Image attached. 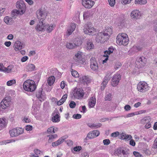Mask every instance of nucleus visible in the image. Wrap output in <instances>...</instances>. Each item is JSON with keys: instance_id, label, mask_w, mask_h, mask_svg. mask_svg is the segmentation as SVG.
Listing matches in <instances>:
<instances>
[{"instance_id": "15", "label": "nucleus", "mask_w": 157, "mask_h": 157, "mask_svg": "<svg viewBox=\"0 0 157 157\" xmlns=\"http://www.w3.org/2000/svg\"><path fill=\"white\" fill-rule=\"evenodd\" d=\"M141 12L137 10L132 11L131 13V16L133 19H138L141 16Z\"/></svg>"}, {"instance_id": "10", "label": "nucleus", "mask_w": 157, "mask_h": 157, "mask_svg": "<svg viewBox=\"0 0 157 157\" xmlns=\"http://www.w3.org/2000/svg\"><path fill=\"white\" fill-rule=\"evenodd\" d=\"M121 76L119 74H116L114 75L112 79L111 84L113 86H117L121 79Z\"/></svg>"}, {"instance_id": "53", "label": "nucleus", "mask_w": 157, "mask_h": 157, "mask_svg": "<svg viewBox=\"0 0 157 157\" xmlns=\"http://www.w3.org/2000/svg\"><path fill=\"white\" fill-rule=\"evenodd\" d=\"M121 66V64L120 63H118L114 66V68L115 70H117Z\"/></svg>"}, {"instance_id": "40", "label": "nucleus", "mask_w": 157, "mask_h": 157, "mask_svg": "<svg viewBox=\"0 0 157 157\" xmlns=\"http://www.w3.org/2000/svg\"><path fill=\"white\" fill-rule=\"evenodd\" d=\"M54 127H52L49 128L47 130V132L48 133H55V131Z\"/></svg>"}, {"instance_id": "2", "label": "nucleus", "mask_w": 157, "mask_h": 157, "mask_svg": "<svg viewBox=\"0 0 157 157\" xmlns=\"http://www.w3.org/2000/svg\"><path fill=\"white\" fill-rule=\"evenodd\" d=\"M16 7L18 10H14L12 11V15L13 16H15L16 14H23L26 10V6L24 2L23 1H17L16 5Z\"/></svg>"}, {"instance_id": "27", "label": "nucleus", "mask_w": 157, "mask_h": 157, "mask_svg": "<svg viewBox=\"0 0 157 157\" xmlns=\"http://www.w3.org/2000/svg\"><path fill=\"white\" fill-rule=\"evenodd\" d=\"M6 126L5 120L3 118L0 119V130L3 129Z\"/></svg>"}, {"instance_id": "49", "label": "nucleus", "mask_w": 157, "mask_h": 157, "mask_svg": "<svg viewBox=\"0 0 157 157\" xmlns=\"http://www.w3.org/2000/svg\"><path fill=\"white\" fill-rule=\"evenodd\" d=\"M0 106L2 109H5L7 108L6 105V104L4 103V102H3L2 101L0 104Z\"/></svg>"}, {"instance_id": "46", "label": "nucleus", "mask_w": 157, "mask_h": 157, "mask_svg": "<svg viewBox=\"0 0 157 157\" xmlns=\"http://www.w3.org/2000/svg\"><path fill=\"white\" fill-rule=\"evenodd\" d=\"M119 135V132H116L111 133V136L113 137H116Z\"/></svg>"}, {"instance_id": "37", "label": "nucleus", "mask_w": 157, "mask_h": 157, "mask_svg": "<svg viewBox=\"0 0 157 157\" xmlns=\"http://www.w3.org/2000/svg\"><path fill=\"white\" fill-rule=\"evenodd\" d=\"M111 74V73H108L105 77L104 79V80L108 82L109 81L110 78V76Z\"/></svg>"}, {"instance_id": "23", "label": "nucleus", "mask_w": 157, "mask_h": 157, "mask_svg": "<svg viewBox=\"0 0 157 157\" xmlns=\"http://www.w3.org/2000/svg\"><path fill=\"white\" fill-rule=\"evenodd\" d=\"M74 43L76 47L80 46L82 44V42L81 39L79 38H75L74 40Z\"/></svg>"}, {"instance_id": "35", "label": "nucleus", "mask_w": 157, "mask_h": 157, "mask_svg": "<svg viewBox=\"0 0 157 157\" xmlns=\"http://www.w3.org/2000/svg\"><path fill=\"white\" fill-rule=\"evenodd\" d=\"M13 68V66L12 65H9L7 67H4L5 69V72L9 73L11 72L12 68Z\"/></svg>"}, {"instance_id": "11", "label": "nucleus", "mask_w": 157, "mask_h": 157, "mask_svg": "<svg viewBox=\"0 0 157 157\" xmlns=\"http://www.w3.org/2000/svg\"><path fill=\"white\" fill-rule=\"evenodd\" d=\"M148 86L147 84L144 82H140L137 85V89L139 91L144 92L148 90Z\"/></svg>"}, {"instance_id": "45", "label": "nucleus", "mask_w": 157, "mask_h": 157, "mask_svg": "<svg viewBox=\"0 0 157 157\" xmlns=\"http://www.w3.org/2000/svg\"><path fill=\"white\" fill-rule=\"evenodd\" d=\"M103 143L104 145H108L110 143V141L108 139H105L103 140Z\"/></svg>"}, {"instance_id": "16", "label": "nucleus", "mask_w": 157, "mask_h": 157, "mask_svg": "<svg viewBox=\"0 0 157 157\" xmlns=\"http://www.w3.org/2000/svg\"><path fill=\"white\" fill-rule=\"evenodd\" d=\"M100 134L99 131L94 130L90 132L87 135V137L89 139H93L98 136Z\"/></svg>"}, {"instance_id": "1", "label": "nucleus", "mask_w": 157, "mask_h": 157, "mask_svg": "<svg viewBox=\"0 0 157 157\" xmlns=\"http://www.w3.org/2000/svg\"><path fill=\"white\" fill-rule=\"evenodd\" d=\"M36 14L37 18L38 19L39 23L38 24L36 29L40 31H42L44 29H47V31L48 33H50L55 27V25L54 24L52 25L49 26V25H47L44 23V20L47 15V13L45 12L44 9H41L38 10L36 12Z\"/></svg>"}, {"instance_id": "64", "label": "nucleus", "mask_w": 157, "mask_h": 157, "mask_svg": "<svg viewBox=\"0 0 157 157\" xmlns=\"http://www.w3.org/2000/svg\"><path fill=\"white\" fill-rule=\"evenodd\" d=\"M89 155L87 153L84 152L82 154L81 157H89Z\"/></svg>"}, {"instance_id": "8", "label": "nucleus", "mask_w": 157, "mask_h": 157, "mask_svg": "<svg viewBox=\"0 0 157 157\" xmlns=\"http://www.w3.org/2000/svg\"><path fill=\"white\" fill-rule=\"evenodd\" d=\"M24 132V129L21 128H14L9 131L10 135L12 137H16L22 134Z\"/></svg>"}, {"instance_id": "9", "label": "nucleus", "mask_w": 157, "mask_h": 157, "mask_svg": "<svg viewBox=\"0 0 157 157\" xmlns=\"http://www.w3.org/2000/svg\"><path fill=\"white\" fill-rule=\"evenodd\" d=\"M146 63V59L144 57H139L137 58L135 63L138 68L144 67Z\"/></svg>"}, {"instance_id": "20", "label": "nucleus", "mask_w": 157, "mask_h": 157, "mask_svg": "<svg viewBox=\"0 0 157 157\" xmlns=\"http://www.w3.org/2000/svg\"><path fill=\"white\" fill-rule=\"evenodd\" d=\"M4 21L6 24L9 25H11L14 22L13 18L8 16L5 17L4 18Z\"/></svg>"}, {"instance_id": "34", "label": "nucleus", "mask_w": 157, "mask_h": 157, "mask_svg": "<svg viewBox=\"0 0 157 157\" xmlns=\"http://www.w3.org/2000/svg\"><path fill=\"white\" fill-rule=\"evenodd\" d=\"M16 83V80L15 79H12L6 82V85L8 86H11Z\"/></svg>"}, {"instance_id": "58", "label": "nucleus", "mask_w": 157, "mask_h": 157, "mask_svg": "<svg viewBox=\"0 0 157 157\" xmlns=\"http://www.w3.org/2000/svg\"><path fill=\"white\" fill-rule=\"evenodd\" d=\"M66 142H67V144L69 146H71L73 144V142L71 140H67L66 141Z\"/></svg>"}, {"instance_id": "5", "label": "nucleus", "mask_w": 157, "mask_h": 157, "mask_svg": "<svg viewBox=\"0 0 157 157\" xmlns=\"http://www.w3.org/2000/svg\"><path fill=\"white\" fill-rule=\"evenodd\" d=\"M84 32L85 34L94 35L96 34L97 31L94 28L91 26L90 22L86 25L83 29Z\"/></svg>"}, {"instance_id": "3", "label": "nucleus", "mask_w": 157, "mask_h": 157, "mask_svg": "<svg viewBox=\"0 0 157 157\" xmlns=\"http://www.w3.org/2000/svg\"><path fill=\"white\" fill-rule=\"evenodd\" d=\"M23 86L24 89L25 91L31 92L34 91L36 88L35 82L30 80L25 81Z\"/></svg>"}, {"instance_id": "7", "label": "nucleus", "mask_w": 157, "mask_h": 157, "mask_svg": "<svg viewBox=\"0 0 157 157\" xmlns=\"http://www.w3.org/2000/svg\"><path fill=\"white\" fill-rule=\"evenodd\" d=\"M84 94V91L82 88H76L74 90L73 96L77 99H81Z\"/></svg>"}, {"instance_id": "22", "label": "nucleus", "mask_w": 157, "mask_h": 157, "mask_svg": "<svg viewBox=\"0 0 157 157\" xmlns=\"http://www.w3.org/2000/svg\"><path fill=\"white\" fill-rule=\"evenodd\" d=\"M80 79L83 82L86 84L90 83V79L86 76H82V78H80Z\"/></svg>"}, {"instance_id": "29", "label": "nucleus", "mask_w": 157, "mask_h": 157, "mask_svg": "<svg viewBox=\"0 0 157 157\" xmlns=\"http://www.w3.org/2000/svg\"><path fill=\"white\" fill-rule=\"evenodd\" d=\"M35 67L33 64H30L27 66L26 69L27 71H32L34 70Z\"/></svg>"}, {"instance_id": "30", "label": "nucleus", "mask_w": 157, "mask_h": 157, "mask_svg": "<svg viewBox=\"0 0 157 157\" xmlns=\"http://www.w3.org/2000/svg\"><path fill=\"white\" fill-rule=\"evenodd\" d=\"M66 46L67 48L69 49H72L77 48L74 43L73 44L68 43L66 44Z\"/></svg>"}, {"instance_id": "51", "label": "nucleus", "mask_w": 157, "mask_h": 157, "mask_svg": "<svg viewBox=\"0 0 157 157\" xmlns=\"http://www.w3.org/2000/svg\"><path fill=\"white\" fill-rule=\"evenodd\" d=\"M131 0H122L121 2L123 4H127L130 3Z\"/></svg>"}, {"instance_id": "38", "label": "nucleus", "mask_w": 157, "mask_h": 157, "mask_svg": "<svg viewBox=\"0 0 157 157\" xmlns=\"http://www.w3.org/2000/svg\"><path fill=\"white\" fill-rule=\"evenodd\" d=\"M72 70V71H71L72 75L75 78L78 77L79 75L78 72L75 70L73 71V70Z\"/></svg>"}, {"instance_id": "26", "label": "nucleus", "mask_w": 157, "mask_h": 157, "mask_svg": "<svg viewBox=\"0 0 157 157\" xmlns=\"http://www.w3.org/2000/svg\"><path fill=\"white\" fill-rule=\"evenodd\" d=\"M55 81V77L53 76H52L48 78L47 81L49 85L51 86L53 85Z\"/></svg>"}, {"instance_id": "41", "label": "nucleus", "mask_w": 157, "mask_h": 157, "mask_svg": "<svg viewBox=\"0 0 157 157\" xmlns=\"http://www.w3.org/2000/svg\"><path fill=\"white\" fill-rule=\"evenodd\" d=\"M67 97V94H65L62 97L61 99L59 100L61 101V102L62 103H63L66 100Z\"/></svg>"}, {"instance_id": "25", "label": "nucleus", "mask_w": 157, "mask_h": 157, "mask_svg": "<svg viewBox=\"0 0 157 157\" xmlns=\"http://www.w3.org/2000/svg\"><path fill=\"white\" fill-rule=\"evenodd\" d=\"M52 121L53 122H58L60 121V116L58 114H56L52 117Z\"/></svg>"}, {"instance_id": "28", "label": "nucleus", "mask_w": 157, "mask_h": 157, "mask_svg": "<svg viewBox=\"0 0 157 157\" xmlns=\"http://www.w3.org/2000/svg\"><path fill=\"white\" fill-rule=\"evenodd\" d=\"M43 89L42 88H40L39 90L36 92V97L39 98H42L43 95Z\"/></svg>"}, {"instance_id": "39", "label": "nucleus", "mask_w": 157, "mask_h": 157, "mask_svg": "<svg viewBox=\"0 0 157 157\" xmlns=\"http://www.w3.org/2000/svg\"><path fill=\"white\" fill-rule=\"evenodd\" d=\"M112 95L110 93H108L107 94L105 97V100L110 101L112 99Z\"/></svg>"}, {"instance_id": "63", "label": "nucleus", "mask_w": 157, "mask_h": 157, "mask_svg": "<svg viewBox=\"0 0 157 157\" xmlns=\"http://www.w3.org/2000/svg\"><path fill=\"white\" fill-rule=\"evenodd\" d=\"M28 59V57L27 56H25L23 57L21 59V62H23L26 61Z\"/></svg>"}, {"instance_id": "13", "label": "nucleus", "mask_w": 157, "mask_h": 157, "mask_svg": "<svg viewBox=\"0 0 157 157\" xmlns=\"http://www.w3.org/2000/svg\"><path fill=\"white\" fill-rule=\"evenodd\" d=\"M84 47L87 50H90L94 48V45L90 39H86L85 40Z\"/></svg>"}, {"instance_id": "4", "label": "nucleus", "mask_w": 157, "mask_h": 157, "mask_svg": "<svg viewBox=\"0 0 157 157\" xmlns=\"http://www.w3.org/2000/svg\"><path fill=\"white\" fill-rule=\"evenodd\" d=\"M129 41V39L127 35L124 33H122L121 35H118L117 37V43L120 45L126 46Z\"/></svg>"}, {"instance_id": "6", "label": "nucleus", "mask_w": 157, "mask_h": 157, "mask_svg": "<svg viewBox=\"0 0 157 157\" xmlns=\"http://www.w3.org/2000/svg\"><path fill=\"white\" fill-rule=\"evenodd\" d=\"M107 28L108 29H106L104 33L101 32L102 36H101V43H104L108 40L109 38L110 35L112 33L111 28V27Z\"/></svg>"}, {"instance_id": "31", "label": "nucleus", "mask_w": 157, "mask_h": 157, "mask_svg": "<svg viewBox=\"0 0 157 157\" xmlns=\"http://www.w3.org/2000/svg\"><path fill=\"white\" fill-rule=\"evenodd\" d=\"M101 36H102L101 32L97 33L96 38V40L98 43H101Z\"/></svg>"}, {"instance_id": "55", "label": "nucleus", "mask_w": 157, "mask_h": 157, "mask_svg": "<svg viewBox=\"0 0 157 157\" xmlns=\"http://www.w3.org/2000/svg\"><path fill=\"white\" fill-rule=\"evenodd\" d=\"M2 101L3 102H4V103L6 104V105L7 106V107L9 106V101H7L6 98H5L4 99H3Z\"/></svg>"}, {"instance_id": "19", "label": "nucleus", "mask_w": 157, "mask_h": 157, "mask_svg": "<svg viewBox=\"0 0 157 157\" xmlns=\"http://www.w3.org/2000/svg\"><path fill=\"white\" fill-rule=\"evenodd\" d=\"M94 13L93 11L91 10L84 12L83 14L84 19H87L90 17L92 16Z\"/></svg>"}, {"instance_id": "47", "label": "nucleus", "mask_w": 157, "mask_h": 157, "mask_svg": "<svg viewBox=\"0 0 157 157\" xmlns=\"http://www.w3.org/2000/svg\"><path fill=\"white\" fill-rule=\"evenodd\" d=\"M152 148L156 149L157 148V137L155 139L154 143L152 146Z\"/></svg>"}, {"instance_id": "50", "label": "nucleus", "mask_w": 157, "mask_h": 157, "mask_svg": "<svg viewBox=\"0 0 157 157\" xmlns=\"http://www.w3.org/2000/svg\"><path fill=\"white\" fill-rule=\"evenodd\" d=\"M34 151L36 155H40L41 153H42L41 151L37 149H35L34 150Z\"/></svg>"}, {"instance_id": "14", "label": "nucleus", "mask_w": 157, "mask_h": 157, "mask_svg": "<svg viewBox=\"0 0 157 157\" xmlns=\"http://www.w3.org/2000/svg\"><path fill=\"white\" fill-rule=\"evenodd\" d=\"M82 4L86 8L90 9L94 4V2L92 0H83Z\"/></svg>"}, {"instance_id": "21", "label": "nucleus", "mask_w": 157, "mask_h": 157, "mask_svg": "<svg viewBox=\"0 0 157 157\" xmlns=\"http://www.w3.org/2000/svg\"><path fill=\"white\" fill-rule=\"evenodd\" d=\"M96 101V98L95 97H91L89 101V106L91 108L94 107Z\"/></svg>"}, {"instance_id": "33", "label": "nucleus", "mask_w": 157, "mask_h": 157, "mask_svg": "<svg viewBox=\"0 0 157 157\" xmlns=\"http://www.w3.org/2000/svg\"><path fill=\"white\" fill-rule=\"evenodd\" d=\"M47 136L49 137L48 142L50 143L52 142L53 139L56 138L57 136L56 134H54L48 135Z\"/></svg>"}, {"instance_id": "42", "label": "nucleus", "mask_w": 157, "mask_h": 157, "mask_svg": "<svg viewBox=\"0 0 157 157\" xmlns=\"http://www.w3.org/2000/svg\"><path fill=\"white\" fill-rule=\"evenodd\" d=\"M81 115L79 114H75L73 115V117L75 119H78L81 118Z\"/></svg>"}, {"instance_id": "60", "label": "nucleus", "mask_w": 157, "mask_h": 157, "mask_svg": "<svg viewBox=\"0 0 157 157\" xmlns=\"http://www.w3.org/2000/svg\"><path fill=\"white\" fill-rule=\"evenodd\" d=\"M121 150L122 149L121 147L118 148L115 151L116 154H120L121 153Z\"/></svg>"}, {"instance_id": "43", "label": "nucleus", "mask_w": 157, "mask_h": 157, "mask_svg": "<svg viewBox=\"0 0 157 157\" xmlns=\"http://www.w3.org/2000/svg\"><path fill=\"white\" fill-rule=\"evenodd\" d=\"M69 106L70 108L73 109L76 106V103L73 101H71L69 104Z\"/></svg>"}, {"instance_id": "18", "label": "nucleus", "mask_w": 157, "mask_h": 157, "mask_svg": "<svg viewBox=\"0 0 157 157\" xmlns=\"http://www.w3.org/2000/svg\"><path fill=\"white\" fill-rule=\"evenodd\" d=\"M76 28L75 24L73 23L71 24L70 26L68 27L66 33L67 35L68 36L70 35L74 31Z\"/></svg>"}, {"instance_id": "59", "label": "nucleus", "mask_w": 157, "mask_h": 157, "mask_svg": "<svg viewBox=\"0 0 157 157\" xmlns=\"http://www.w3.org/2000/svg\"><path fill=\"white\" fill-rule=\"evenodd\" d=\"M125 137L124 140H131L132 138V136L131 135H128L126 134L125 136Z\"/></svg>"}, {"instance_id": "32", "label": "nucleus", "mask_w": 157, "mask_h": 157, "mask_svg": "<svg viewBox=\"0 0 157 157\" xmlns=\"http://www.w3.org/2000/svg\"><path fill=\"white\" fill-rule=\"evenodd\" d=\"M101 125V124H88V126L91 128L94 127L95 128H97L98 127H100Z\"/></svg>"}, {"instance_id": "36", "label": "nucleus", "mask_w": 157, "mask_h": 157, "mask_svg": "<svg viewBox=\"0 0 157 157\" xmlns=\"http://www.w3.org/2000/svg\"><path fill=\"white\" fill-rule=\"evenodd\" d=\"M147 1L146 0H136L135 3L140 4H146Z\"/></svg>"}, {"instance_id": "24", "label": "nucleus", "mask_w": 157, "mask_h": 157, "mask_svg": "<svg viewBox=\"0 0 157 157\" xmlns=\"http://www.w3.org/2000/svg\"><path fill=\"white\" fill-rule=\"evenodd\" d=\"M114 48L112 46H111L108 48L107 50L105 51L104 52V54L107 55H110L111 53H113L114 50Z\"/></svg>"}, {"instance_id": "54", "label": "nucleus", "mask_w": 157, "mask_h": 157, "mask_svg": "<svg viewBox=\"0 0 157 157\" xmlns=\"http://www.w3.org/2000/svg\"><path fill=\"white\" fill-rule=\"evenodd\" d=\"M124 109L126 111H128L131 109V107L128 105H125L124 107Z\"/></svg>"}, {"instance_id": "17", "label": "nucleus", "mask_w": 157, "mask_h": 157, "mask_svg": "<svg viewBox=\"0 0 157 157\" xmlns=\"http://www.w3.org/2000/svg\"><path fill=\"white\" fill-rule=\"evenodd\" d=\"M14 47L15 50L17 51L25 47V45L19 41H17L14 43Z\"/></svg>"}, {"instance_id": "52", "label": "nucleus", "mask_w": 157, "mask_h": 157, "mask_svg": "<svg viewBox=\"0 0 157 157\" xmlns=\"http://www.w3.org/2000/svg\"><path fill=\"white\" fill-rule=\"evenodd\" d=\"M65 138H64L63 137H62L61 138L59 139L58 140L57 142L59 145L61 143H62L64 140Z\"/></svg>"}, {"instance_id": "57", "label": "nucleus", "mask_w": 157, "mask_h": 157, "mask_svg": "<svg viewBox=\"0 0 157 157\" xmlns=\"http://www.w3.org/2000/svg\"><path fill=\"white\" fill-rule=\"evenodd\" d=\"M33 127L31 125H27L25 127V129L27 131H30L32 129Z\"/></svg>"}, {"instance_id": "62", "label": "nucleus", "mask_w": 157, "mask_h": 157, "mask_svg": "<svg viewBox=\"0 0 157 157\" xmlns=\"http://www.w3.org/2000/svg\"><path fill=\"white\" fill-rule=\"evenodd\" d=\"M125 135L126 134L125 133H122L120 134V138L122 140H124V138H125Z\"/></svg>"}, {"instance_id": "56", "label": "nucleus", "mask_w": 157, "mask_h": 157, "mask_svg": "<svg viewBox=\"0 0 157 157\" xmlns=\"http://www.w3.org/2000/svg\"><path fill=\"white\" fill-rule=\"evenodd\" d=\"M129 144L131 145L134 147L135 146L136 143L132 139L131 140L129 141Z\"/></svg>"}, {"instance_id": "44", "label": "nucleus", "mask_w": 157, "mask_h": 157, "mask_svg": "<svg viewBox=\"0 0 157 157\" xmlns=\"http://www.w3.org/2000/svg\"><path fill=\"white\" fill-rule=\"evenodd\" d=\"M109 4L111 6H113L115 3V0H108Z\"/></svg>"}, {"instance_id": "48", "label": "nucleus", "mask_w": 157, "mask_h": 157, "mask_svg": "<svg viewBox=\"0 0 157 157\" xmlns=\"http://www.w3.org/2000/svg\"><path fill=\"white\" fill-rule=\"evenodd\" d=\"M82 149V147L80 146H76L73 148V150L75 151H79Z\"/></svg>"}, {"instance_id": "12", "label": "nucleus", "mask_w": 157, "mask_h": 157, "mask_svg": "<svg viewBox=\"0 0 157 157\" xmlns=\"http://www.w3.org/2000/svg\"><path fill=\"white\" fill-rule=\"evenodd\" d=\"M90 68L93 71H98V67L96 59L92 57L90 59Z\"/></svg>"}, {"instance_id": "61", "label": "nucleus", "mask_w": 157, "mask_h": 157, "mask_svg": "<svg viewBox=\"0 0 157 157\" xmlns=\"http://www.w3.org/2000/svg\"><path fill=\"white\" fill-rule=\"evenodd\" d=\"M133 155L136 157H140V156H141L140 154L137 152L134 151L133 152Z\"/></svg>"}]
</instances>
